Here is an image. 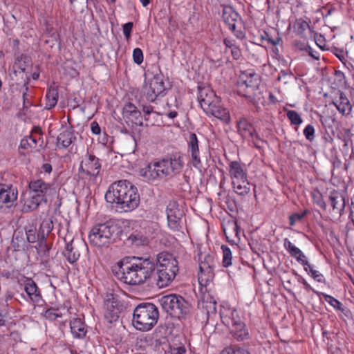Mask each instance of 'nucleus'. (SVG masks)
Instances as JSON below:
<instances>
[{"instance_id":"f704fd0d","label":"nucleus","mask_w":354,"mask_h":354,"mask_svg":"<svg viewBox=\"0 0 354 354\" xmlns=\"http://www.w3.org/2000/svg\"><path fill=\"white\" fill-rule=\"evenodd\" d=\"M46 103L45 108L50 109L54 107L58 101V91L55 86H50L46 95Z\"/></svg>"},{"instance_id":"6ab92c4d","label":"nucleus","mask_w":354,"mask_h":354,"mask_svg":"<svg viewBox=\"0 0 354 354\" xmlns=\"http://www.w3.org/2000/svg\"><path fill=\"white\" fill-rule=\"evenodd\" d=\"M105 313L104 316L109 322L118 320L120 310L119 308V301L111 294L107 295V298L104 301Z\"/></svg>"},{"instance_id":"680f3d73","label":"nucleus","mask_w":354,"mask_h":354,"mask_svg":"<svg viewBox=\"0 0 354 354\" xmlns=\"http://www.w3.org/2000/svg\"><path fill=\"white\" fill-rule=\"evenodd\" d=\"M221 354H250L248 351L243 349H238L236 351L230 353L227 351H223Z\"/></svg>"},{"instance_id":"c9c22d12","label":"nucleus","mask_w":354,"mask_h":354,"mask_svg":"<svg viewBox=\"0 0 354 354\" xmlns=\"http://www.w3.org/2000/svg\"><path fill=\"white\" fill-rule=\"evenodd\" d=\"M230 174L232 178V182L236 179H243V178L247 176L240 163L237 161H232L230 162Z\"/></svg>"},{"instance_id":"a19ab883","label":"nucleus","mask_w":354,"mask_h":354,"mask_svg":"<svg viewBox=\"0 0 354 354\" xmlns=\"http://www.w3.org/2000/svg\"><path fill=\"white\" fill-rule=\"evenodd\" d=\"M287 117L291 122L292 124L299 125L302 122V119L299 114L293 110H288L287 111Z\"/></svg>"},{"instance_id":"a211bd4d","label":"nucleus","mask_w":354,"mask_h":354,"mask_svg":"<svg viewBox=\"0 0 354 354\" xmlns=\"http://www.w3.org/2000/svg\"><path fill=\"white\" fill-rule=\"evenodd\" d=\"M43 138L41 129L39 127H34L29 136L21 140L19 147L24 149H34L37 145L42 147Z\"/></svg>"},{"instance_id":"58836bf2","label":"nucleus","mask_w":354,"mask_h":354,"mask_svg":"<svg viewBox=\"0 0 354 354\" xmlns=\"http://www.w3.org/2000/svg\"><path fill=\"white\" fill-rule=\"evenodd\" d=\"M283 245L292 257L297 258L298 256H303L302 251L299 248L293 245L287 238L284 239Z\"/></svg>"},{"instance_id":"9b49d317","label":"nucleus","mask_w":354,"mask_h":354,"mask_svg":"<svg viewBox=\"0 0 354 354\" xmlns=\"http://www.w3.org/2000/svg\"><path fill=\"white\" fill-rule=\"evenodd\" d=\"M199 272L198 282L201 286H206L214 277V257L210 254H200L198 256Z\"/></svg>"},{"instance_id":"864d4df0","label":"nucleus","mask_w":354,"mask_h":354,"mask_svg":"<svg viewBox=\"0 0 354 354\" xmlns=\"http://www.w3.org/2000/svg\"><path fill=\"white\" fill-rule=\"evenodd\" d=\"M304 268L306 271H308V268L307 266H306ZM309 273H310L313 279L317 280L318 282L322 281L323 275L322 274H319L317 270H313L311 266L309 268Z\"/></svg>"},{"instance_id":"1a4fd4ad","label":"nucleus","mask_w":354,"mask_h":354,"mask_svg":"<svg viewBox=\"0 0 354 354\" xmlns=\"http://www.w3.org/2000/svg\"><path fill=\"white\" fill-rule=\"evenodd\" d=\"M136 188L131 183L127 180H122L113 183L105 194V199L108 203H116L124 199L127 194H132V191Z\"/></svg>"},{"instance_id":"423d86ee","label":"nucleus","mask_w":354,"mask_h":354,"mask_svg":"<svg viewBox=\"0 0 354 354\" xmlns=\"http://www.w3.org/2000/svg\"><path fill=\"white\" fill-rule=\"evenodd\" d=\"M118 227L113 221H108L104 223L95 225L91 229L88 239L90 243L96 247H102L110 243Z\"/></svg>"},{"instance_id":"0e129e2a","label":"nucleus","mask_w":354,"mask_h":354,"mask_svg":"<svg viewBox=\"0 0 354 354\" xmlns=\"http://www.w3.org/2000/svg\"><path fill=\"white\" fill-rule=\"evenodd\" d=\"M223 43L226 47L230 48H232L233 47L236 46L234 41L229 38H225L223 41Z\"/></svg>"},{"instance_id":"de8ad7c7","label":"nucleus","mask_w":354,"mask_h":354,"mask_svg":"<svg viewBox=\"0 0 354 354\" xmlns=\"http://www.w3.org/2000/svg\"><path fill=\"white\" fill-rule=\"evenodd\" d=\"M133 62L137 64H140L143 62V53L140 48H136L133 51Z\"/></svg>"},{"instance_id":"4c0bfd02","label":"nucleus","mask_w":354,"mask_h":354,"mask_svg":"<svg viewBox=\"0 0 354 354\" xmlns=\"http://www.w3.org/2000/svg\"><path fill=\"white\" fill-rule=\"evenodd\" d=\"M53 229V223L52 220L50 218L44 219L40 225L39 236H41V238L44 239L46 236H47Z\"/></svg>"},{"instance_id":"774afa93","label":"nucleus","mask_w":354,"mask_h":354,"mask_svg":"<svg viewBox=\"0 0 354 354\" xmlns=\"http://www.w3.org/2000/svg\"><path fill=\"white\" fill-rule=\"evenodd\" d=\"M42 168L46 173H50L52 171V166L48 163L44 164Z\"/></svg>"},{"instance_id":"dca6fc26","label":"nucleus","mask_w":354,"mask_h":354,"mask_svg":"<svg viewBox=\"0 0 354 354\" xmlns=\"http://www.w3.org/2000/svg\"><path fill=\"white\" fill-rule=\"evenodd\" d=\"M222 17L224 22L228 26L229 28L235 33L237 37H243L241 32H236V25L241 24V18L239 15L232 6H225L223 8Z\"/></svg>"},{"instance_id":"20e7f679","label":"nucleus","mask_w":354,"mask_h":354,"mask_svg":"<svg viewBox=\"0 0 354 354\" xmlns=\"http://www.w3.org/2000/svg\"><path fill=\"white\" fill-rule=\"evenodd\" d=\"M159 317L158 308L151 303H142L133 311L132 324L139 330L149 331L157 323Z\"/></svg>"},{"instance_id":"7c9ffc66","label":"nucleus","mask_w":354,"mask_h":354,"mask_svg":"<svg viewBox=\"0 0 354 354\" xmlns=\"http://www.w3.org/2000/svg\"><path fill=\"white\" fill-rule=\"evenodd\" d=\"M24 290L32 301L38 302L41 299L39 288L32 280L28 279L26 281Z\"/></svg>"},{"instance_id":"ea45409f","label":"nucleus","mask_w":354,"mask_h":354,"mask_svg":"<svg viewBox=\"0 0 354 354\" xmlns=\"http://www.w3.org/2000/svg\"><path fill=\"white\" fill-rule=\"evenodd\" d=\"M223 250V265L224 267H228L232 264V252L226 245L221 246Z\"/></svg>"},{"instance_id":"09e8293b","label":"nucleus","mask_w":354,"mask_h":354,"mask_svg":"<svg viewBox=\"0 0 354 354\" xmlns=\"http://www.w3.org/2000/svg\"><path fill=\"white\" fill-rule=\"evenodd\" d=\"M315 129L311 124H308L304 130V134L306 138L310 141L314 138Z\"/></svg>"},{"instance_id":"39448f33","label":"nucleus","mask_w":354,"mask_h":354,"mask_svg":"<svg viewBox=\"0 0 354 354\" xmlns=\"http://www.w3.org/2000/svg\"><path fill=\"white\" fill-rule=\"evenodd\" d=\"M162 308L171 317L180 319L189 313L190 305L180 295L170 294L159 299Z\"/></svg>"},{"instance_id":"a18cd8bd","label":"nucleus","mask_w":354,"mask_h":354,"mask_svg":"<svg viewBox=\"0 0 354 354\" xmlns=\"http://www.w3.org/2000/svg\"><path fill=\"white\" fill-rule=\"evenodd\" d=\"M46 319L49 320H55L57 317H62V314L58 312V309L49 308L44 313Z\"/></svg>"},{"instance_id":"0eeeda50","label":"nucleus","mask_w":354,"mask_h":354,"mask_svg":"<svg viewBox=\"0 0 354 354\" xmlns=\"http://www.w3.org/2000/svg\"><path fill=\"white\" fill-rule=\"evenodd\" d=\"M221 318L223 324L230 329L231 334L234 338L239 341L247 338L248 333L245 325L235 309L224 308L221 312Z\"/></svg>"},{"instance_id":"412c9836","label":"nucleus","mask_w":354,"mask_h":354,"mask_svg":"<svg viewBox=\"0 0 354 354\" xmlns=\"http://www.w3.org/2000/svg\"><path fill=\"white\" fill-rule=\"evenodd\" d=\"M140 203V196L138 193L137 188L132 191V194H127L124 196L122 202H120V208L124 212H129L136 209Z\"/></svg>"},{"instance_id":"37998d69","label":"nucleus","mask_w":354,"mask_h":354,"mask_svg":"<svg viewBox=\"0 0 354 354\" xmlns=\"http://www.w3.org/2000/svg\"><path fill=\"white\" fill-rule=\"evenodd\" d=\"M128 240L136 246L145 245L147 242V239L139 234L130 235Z\"/></svg>"},{"instance_id":"bf43d9fd","label":"nucleus","mask_w":354,"mask_h":354,"mask_svg":"<svg viewBox=\"0 0 354 354\" xmlns=\"http://www.w3.org/2000/svg\"><path fill=\"white\" fill-rule=\"evenodd\" d=\"M298 262H300L304 266L310 267L308 261L306 259V256L303 254V256H298L295 258Z\"/></svg>"},{"instance_id":"f3484780","label":"nucleus","mask_w":354,"mask_h":354,"mask_svg":"<svg viewBox=\"0 0 354 354\" xmlns=\"http://www.w3.org/2000/svg\"><path fill=\"white\" fill-rule=\"evenodd\" d=\"M200 104L203 110L206 112L218 102L214 92L209 87L201 88L198 86V97Z\"/></svg>"},{"instance_id":"6e6552de","label":"nucleus","mask_w":354,"mask_h":354,"mask_svg":"<svg viewBox=\"0 0 354 354\" xmlns=\"http://www.w3.org/2000/svg\"><path fill=\"white\" fill-rule=\"evenodd\" d=\"M238 93L251 100L259 99V80L254 72L243 73L238 82Z\"/></svg>"},{"instance_id":"c03bdc74","label":"nucleus","mask_w":354,"mask_h":354,"mask_svg":"<svg viewBox=\"0 0 354 354\" xmlns=\"http://www.w3.org/2000/svg\"><path fill=\"white\" fill-rule=\"evenodd\" d=\"M308 212H309L308 210L306 209L300 214L294 213V214H291L289 216L290 225L291 226H292L295 224V223L297 221H301L304 218V217L306 216L308 214Z\"/></svg>"},{"instance_id":"5fc2aeb1","label":"nucleus","mask_w":354,"mask_h":354,"mask_svg":"<svg viewBox=\"0 0 354 354\" xmlns=\"http://www.w3.org/2000/svg\"><path fill=\"white\" fill-rule=\"evenodd\" d=\"M168 354H187V350L183 346L170 347Z\"/></svg>"},{"instance_id":"2eb2a0df","label":"nucleus","mask_w":354,"mask_h":354,"mask_svg":"<svg viewBox=\"0 0 354 354\" xmlns=\"http://www.w3.org/2000/svg\"><path fill=\"white\" fill-rule=\"evenodd\" d=\"M167 216L168 226L172 230L180 229V222L183 216V211L179 208L176 201L170 202L167 206Z\"/></svg>"},{"instance_id":"e2e57ef3","label":"nucleus","mask_w":354,"mask_h":354,"mask_svg":"<svg viewBox=\"0 0 354 354\" xmlns=\"http://www.w3.org/2000/svg\"><path fill=\"white\" fill-rule=\"evenodd\" d=\"M291 75H292V73L290 70H288V69L282 70L279 73V77L277 79H278V80H280L281 77H284L286 76H291Z\"/></svg>"},{"instance_id":"69168bd1","label":"nucleus","mask_w":354,"mask_h":354,"mask_svg":"<svg viewBox=\"0 0 354 354\" xmlns=\"http://www.w3.org/2000/svg\"><path fill=\"white\" fill-rule=\"evenodd\" d=\"M204 304H205V302L203 301V308H209L210 309H212L213 311H214L216 310V301L209 302V304L207 302H206L205 306H204Z\"/></svg>"},{"instance_id":"b1692460","label":"nucleus","mask_w":354,"mask_h":354,"mask_svg":"<svg viewBox=\"0 0 354 354\" xmlns=\"http://www.w3.org/2000/svg\"><path fill=\"white\" fill-rule=\"evenodd\" d=\"M237 127L239 133L243 138H258L254 128L246 119H241L237 123Z\"/></svg>"},{"instance_id":"7ed1b4c3","label":"nucleus","mask_w":354,"mask_h":354,"mask_svg":"<svg viewBox=\"0 0 354 354\" xmlns=\"http://www.w3.org/2000/svg\"><path fill=\"white\" fill-rule=\"evenodd\" d=\"M158 267L151 281V285L156 284L158 288L169 286L175 279L178 272V263L175 257L167 252H160L157 256Z\"/></svg>"},{"instance_id":"338daca9","label":"nucleus","mask_w":354,"mask_h":354,"mask_svg":"<svg viewBox=\"0 0 354 354\" xmlns=\"http://www.w3.org/2000/svg\"><path fill=\"white\" fill-rule=\"evenodd\" d=\"M142 111L147 115L153 112V107L151 106H143Z\"/></svg>"},{"instance_id":"5701e85b","label":"nucleus","mask_w":354,"mask_h":354,"mask_svg":"<svg viewBox=\"0 0 354 354\" xmlns=\"http://www.w3.org/2000/svg\"><path fill=\"white\" fill-rule=\"evenodd\" d=\"M329 201L333 212L341 216L345 208L344 196L338 192H333L329 196Z\"/></svg>"},{"instance_id":"8fccbe9b","label":"nucleus","mask_w":354,"mask_h":354,"mask_svg":"<svg viewBox=\"0 0 354 354\" xmlns=\"http://www.w3.org/2000/svg\"><path fill=\"white\" fill-rule=\"evenodd\" d=\"M29 82V78L28 76L26 75V80L24 83V86L25 87V91L23 92L22 97L24 100V107H28V105L30 104V102L28 101L27 98V91L28 90V88L27 86Z\"/></svg>"},{"instance_id":"2f4dec72","label":"nucleus","mask_w":354,"mask_h":354,"mask_svg":"<svg viewBox=\"0 0 354 354\" xmlns=\"http://www.w3.org/2000/svg\"><path fill=\"white\" fill-rule=\"evenodd\" d=\"M73 131L71 129H66L61 132L57 138V144L61 145L62 147H68L75 140Z\"/></svg>"},{"instance_id":"052dcab7","label":"nucleus","mask_w":354,"mask_h":354,"mask_svg":"<svg viewBox=\"0 0 354 354\" xmlns=\"http://www.w3.org/2000/svg\"><path fill=\"white\" fill-rule=\"evenodd\" d=\"M91 131L92 132L94 133V134H100V127L99 126V124H97V122H93L91 124Z\"/></svg>"},{"instance_id":"4be33fe9","label":"nucleus","mask_w":354,"mask_h":354,"mask_svg":"<svg viewBox=\"0 0 354 354\" xmlns=\"http://www.w3.org/2000/svg\"><path fill=\"white\" fill-rule=\"evenodd\" d=\"M17 198V192L8 186L1 184L0 203L5 204L7 207L12 205Z\"/></svg>"},{"instance_id":"cd10ccee","label":"nucleus","mask_w":354,"mask_h":354,"mask_svg":"<svg viewBox=\"0 0 354 354\" xmlns=\"http://www.w3.org/2000/svg\"><path fill=\"white\" fill-rule=\"evenodd\" d=\"M42 203H47L43 196H39L38 194H32L30 199L27 201L23 205L22 211L24 212L35 211Z\"/></svg>"},{"instance_id":"c85d7f7f","label":"nucleus","mask_w":354,"mask_h":354,"mask_svg":"<svg viewBox=\"0 0 354 354\" xmlns=\"http://www.w3.org/2000/svg\"><path fill=\"white\" fill-rule=\"evenodd\" d=\"M207 114H211L215 118L223 120L225 122H227L230 120V115L227 109L223 108L218 102L216 104L209 109V111L205 112Z\"/></svg>"},{"instance_id":"c756f323","label":"nucleus","mask_w":354,"mask_h":354,"mask_svg":"<svg viewBox=\"0 0 354 354\" xmlns=\"http://www.w3.org/2000/svg\"><path fill=\"white\" fill-rule=\"evenodd\" d=\"M294 31L301 37L306 38L310 33L309 24L303 19H297L293 24Z\"/></svg>"},{"instance_id":"f8f14e48","label":"nucleus","mask_w":354,"mask_h":354,"mask_svg":"<svg viewBox=\"0 0 354 354\" xmlns=\"http://www.w3.org/2000/svg\"><path fill=\"white\" fill-rule=\"evenodd\" d=\"M29 189L32 194L43 196L47 202L49 198H53L57 194L56 187L54 185L46 183L41 179L30 181Z\"/></svg>"},{"instance_id":"f03ea898","label":"nucleus","mask_w":354,"mask_h":354,"mask_svg":"<svg viewBox=\"0 0 354 354\" xmlns=\"http://www.w3.org/2000/svg\"><path fill=\"white\" fill-rule=\"evenodd\" d=\"M183 166V157L176 153L171 155L169 159L164 158L149 164L142 170L141 175L148 180L163 178L178 174Z\"/></svg>"},{"instance_id":"49530a36","label":"nucleus","mask_w":354,"mask_h":354,"mask_svg":"<svg viewBox=\"0 0 354 354\" xmlns=\"http://www.w3.org/2000/svg\"><path fill=\"white\" fill-rule=\"evenodd\" d=\"M323 296L324 297L325 301H327L328 303H329L335 309L342 310V308H341L342 304L338 300H337L332 296H330L326 294H323Z\"/></svg>"},{"instance_id":"13d9d810","label":"nucleus","mask_w":354,"mask_h":354,"mask_svg":"<svg viewBox=\"0 0 354 354\" xmlns=\"http://www.w3.org/2000/svg\"><path fill=\"white\" fill-rule=\"evenodd\" d=\"M231 53L234 59H238L241 54L240 49L236 46L231 48Z\"/></svg>"},{"instance_id":"e433bc0d","label":"nucleus","mask_w":354,"mask_h":354,"mask_svg":"<svg viewBox=\"0 0 354 354\" xmlns=\"http://www.w3.org/2000/svg\"><path fill=\"white\" fill-rule=\"evenodd\" d=\"M24 229L28 243H33L41 238V236H39V232L37 233V227L34 223L26 225Z\"/></svg>"},{"instance_id":"a878e982","label":"nucleus","mask_w":354,"mask_h":354,"mask_svg":"<svg viewBox=\"0 0 354 354\" xmlns=\"http://www.w3.org/2000/svg\"><path fill=\"white\" fill-rule=\"evenodd\" d=\"M188 145L192 153V164L195 167H198V165L201 164V160L198 156V141L195 133H190Z\"/></svg>"},{"instance_id":"aec40b11","label":"nucleus","mask_w":354,"mask_h":354,"mask_svg":"<svg viewBox=\"0 0 354 354\" xmlns=\"http://www.w3.org/2000/svg\"><path fill=\"white\" fill-rule=\"evenodd\" d=\"M165 90L163 80L161 76L156 75L150 80L149 88L146 92L148 101L154 102L156 97Z\"/></svg>"},{"instance_id":"393cba45","label":"nucleus","mask_w":354,"mask_h":354,"mask_svg":"<svg viewBox=\"0 0 354 354\" xmlns=\"http://www.w3.org/2000/svg\"><path fill=\"white\" fill-rule=\"evenodd\" d=\"M333 104L335 106L339 112L344 115H349L352 111V106L348 99L342 92L339 93L338 100L333 101Z\"/></svg>"},{"instance_id":"f257e3e1","label":"nucleus","mask_w":354,"mask_h":354,"mask_svg":"<svg viewBox=\"0 0 354 354\" xmlns=\"http://www.w3.org/2000/svg\"><path fill=\"white\" fill-rule=\"evenodd\" d=\"M156 267L150 258L132 257L118 262L112 271L118 280L128 285L137 286L145 283L151 284Z\"/></svg>"},{"instance_id":"4468645a","label":"nucleus","mask_w":354,"mask_h":354,"mask_svg":"<svg viewBox=\"0 0 354 354\" xmlns=\"http://www.w3.org/2000/svg\"><path fill=\"white\" fill-rule=\"evenodd\" d=\"M101 164L99 159L93 154L86 153L80 166V171L87 176L95 178L100 171Z\"/></svg>"},{"instance_id":"9d476101","label":"nucleus","mask_w":354,"mask_h":354,"mask_svg":"<svg viewBox=\"0 0 354 354\" xmlns=\"http://www.w3.org/2000/svg\"><path fill=\"white\" fill-rule=\"evenodd\" d=\"M136 188L131 183L127 180H122L113 183L105 194V199L108 203H116L124 199L127 194H132V191Z\"/></svg>"},{"instance_id":"473e14b6","label":"nucleus","mask_w":354,"mask_h":354,"mask_svg":"<svg viewBox=\"0 0 354 354\" xmlns=\"http://www.w3.org/2000/svg\"><path fill=\"white\" fill-rule=\"evenodd\" d=\"M243 179H238L232 182L234 192L239 195H245L250 190V183L248 181L247 176Z\"/></svg>"},{"instance_id":"4d7b16f0","label":"nucleus","mask_w":354,"mask_h":354,"mask_svg":"<svg viewBox=\"0 0 354 354\" xmlns=\"http://www.w3.org/2000/svg\"><path fill=\"white\" fill-rule=\"evenodd\" d=\"M46 33L48 34L52 38V41L56 42L57 34L56 30L53 28L47 26Z\"/></svg>"},{"instance_id":"6e6d98bb","label":"nucleus","mask_w":354,"mask_h":354,"mask_svg":"<svg viewBox=\"0 0 354 354\" xmlns=\"http://www.w3.org/2000/svg\"><path fill=\"white\" fill-rule=\"evenodd\" d=\"M39 239H40L39 248L43 251L44 255L48 256V253L49 252L50 248L46 244V237L44 238V239H42L41 238H40Z\"/></svg>"},{"instance_id":"79ce46f5","label":"nucleus","mask_w":354,"mask_h":354,"mask_svg":"<svg viewBox=\"0 0 354 354\" xmlns=\"http://www.w3.org/2000/svg\"><path fill=\"white\" fill-rule=\"evenodd\" d=\"M26 59H28L26 57L24 61H22V59L18 60V62H16L14 65L15 75H17L18 73L19 75H21L22 78H24V75L27 66Z\"/></svg>"},{"instance_id":"603ef678","label":"nucleus","mask_w":354,"mask_h":354,"mask_svg":"<svg viewBox=\"0 0 354 354\" xmlns=\"http://www.w3.org/2000/svg\"><path fill=\"white\" fill-rule=\"evenodd\" d=\"M133 24L132 22H128L123 25V33L127 39H129L131 37V32L133 28Z\"/></svg>"},{"instance_id":"72a5a7b5","label":"nucleus","mask_w":354,"mask_h":354,"mask_svg":"<svg viewBox=\"0 0 354 354\" xmlns=\"http://www.w3.org/2000/svg\"><path fill=\"white\" fill-rule=\"evenodd\" d=\"M123 117L129 120H138L141 117L140 111L132 103L129 102L124 105L122 111Z\"/></svg>"},{"instance_id":"ddd939ff","label":"nucleus","mask_w":354,"mask_h":354,"mask_svg":"<svg viewBox=\"0 0 354 354\" xmlns=\"http://www.w3.org/2000/svg\"><path fill=\"white\" fill-rule=\"evenodd\" d=\"M86 249L87 245L85 242L72 239L66 243L63 254L69 263H74L79 259L81 253L85 252Z\"/></svg>"},{"instance_id":"bb28decb","label":"nucleus","mask_w":354,"mask_h":354,"mask_svg":"<svg viewBox=\"0 0 354 354\" xmlns=\"http://www.w3.org/2000/svg\"><path fill=\"white\" fill-rule=\"evenodd\" d=\"M71 331L74 337L82 338L86 335V327L80 318L73 319L70 324Z\"/></svg>"},{"instance_id":"3c124183","label":"nucleus","mask_w":354,"mask_h":354,"mask_svg":"<svg viewBox=\"0 0 354 354\" xmlns=\"http://www.w3.org/2000/svg\"><path fill=\"white\" fill-rule=\"evenodd\" d=\"M262 39H266L268 43L272 44L273 46L278 45L281 40V38L279 35H277L275 38H272L267 32H265V36H262Z\"/></svg>"}]
</instances>
